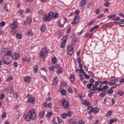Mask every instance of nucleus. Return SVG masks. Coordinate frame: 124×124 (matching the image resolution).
<instances>
[{"label":"nucleus","instance_id":"obj_10","mask_svg":"<svg viewBox=\"0 0 124 124\" xmlns=\"http://www.w3.org/2000/svg\"><path fill=\"white\" fill-rule=\"evenodd\" d=\"M58 82H59V79L57 77H55L53 79V81L52 82L53 86H56V85H58Z\"/></svg>","mask_w":124,"mask_h":124},{"label":"nucleus","instance_id":"obj_28","mask_svg":"<svg viewBox=\"0 0 124 124\" xmlns=\"http://www.w3.org/2000/svg\"><path fill=\"white\" fill-rule=\"evenodd\" d=\"M52 115H53L52 112L49 111L46 114V118H50V117H52Z\"/></svg>","mask_w":124,"mask_h":124},{"label":"nucleus","instance_id":"obj_1","mask_svg":"<svg viewBox=\"0 0 124 124\" xmlns=\"http://www.w3.org/2000/svg\"><path fill=\"white\" fill-rule=\"evenodd\" d=\"M47 54H48V50H47L46 48L44 47L42 48L41 50L39 53V58H40V59L43 58L44 60H45Z\"/></svg>","mask_w":124,"mask_h":124},{"label":"nucleus","instance_id":"obj_58","mask_svg":"<svg viewBox=\"0 0 124 124\" xmlns=\"http://www.w3.org/2000/svg\"><path fill=\"white\" fill-rule=\"evenodd\" d=\"M22 62H27L28 61V59H27V57H23L22 59Z\"/></svg>","mask_w":124,"mask_h":124},{"label":"nucleus","instance_id":"obj_24","mask_svg":"<svg viewBox=\"0 0 124 124\" xmlns=\"http://www.w3.org/2000/svg\"><path fill=\"white\" fill-rule=\"evenodd\" d=\"M76 41H77V38L74 37L72 39V45H75V44H76Z\"/></svg>","mask_w":124,"mask_h":124},{"label":"nucleus","instance_id":"obj_14","mask_svg":"<svg viewBox=\"0 0 124 124\" xmlns=\"http://www.w3.org/2000/svg\"><path fill=\"white\" fill-rule=\"evenodd\" d=\"M59 92L62 95H65V94H66V91L62 88L59 89Z\"/></svg>","mask_w":124,"mask_h":124},{"label":"nucleus","instance_id":"obj_44","mask_svg":"<svg viewBox=\"0 0 124 124\" xmlns=\"http://www.w3.org/2000/svg\"><path fill=\"white\" fill-rule=\"evenodd\" d=\"M48 68L50 71H54V69H55V67L54 66V65H52V66H50V67H49Z\"/></svg>","mask_w":124,"mask_h":124},{"label":"nucleus","instance_id":"obj_13","mask_svg":"<svg viewBox=\"0 0 124 124\" xmlns=\"http://www.w3.org/2000/svg\"><path fill=\"white\" fill-rule=\"evenodd\" d=\"M98 112H99V108H93L92 113H93V114H97Z\"/></svg>","mask_w":124,"mask_h":124},{"label":"nucleus","instance_id":"obj_41","mask_svg":"<svg viewBox=\"0 0 124 124\" xmlns=\"http://www.w3.org/2000/svg\"><path fill=\"white\" fill-rule=\"evenodd\" d=\"M112 115V111L109 110L107 112V117H109Z\"/></svg>","mask_w":124,"mask_h":124},{"label":"nucleus","instance_id":"obj_3","mask_svg":"<svg viewBox=\"0 0 124 124\" xmlns=\"http://www.w3.org/2000/svg\"><path fill=\"white\" fill-rule=\"evenodd\" d=\"M100 81H95V85L93 86V89H91V91H98V92H102V88H97L98 86H99V83H100Z\"/></svg>","mask_w":124,"mask_h":124},{"label":"nucleus","instance_id":"obj_50","mask_svg":"<svg viewBox=\"0 0 124 124\" xmlns=\"http://www.w3.org/2000/svg\"><path fill=\"white\" fill-rule=\"evenodd\" d=\"M100 83L102 84H104L105 85H107V84H108L109 82H108V81L105 80L104 81H101Z\"/></svg>","mask_w":124,"mask_h":124},{"label":"nucleus","instance_id":"obj_42","mask_svg":"<svg viewBox=\"0 0 124 124\" xmlns=\"http://www.w3.org/2000/svg\"><path fill=\"white\" fill-rule=\"evenodd\" d=\"M16 37H17L18 39H22V35H21V34H17Z\"/></svg>","mask_w":124,"mask_h":124},{"label":"nucleus","instance_id":"obj_7","mask_svg":"<svg viewBox=\"0 0 124 124\" xmlns=\"http://www.w3.org/2000/svg\"><path fill=\"white\" fill-rule=\"evenodd\" d=\"M79 23V18H78V16H76L74 17L73 22L72 23L73 25H75L76 24H78Z\"/></svg>","mask_w":124,"mask_h":124},{"label":"nucleus","instance_id":"obj_17","mask_svg":"<svg viewBox=\"0 0 124 124\" xmlns=\"http://www.w3.org/2000/svg\"><path fill=\"white\" fill-rule=\"evenodd\" d=\"M106 91H107V90H103V91H102V92L100 93V95L101 97H104V96L106 95Z\"/></svg>","mask_w":124,"mask_h":124},{"label":"nucleus","instance_id":"obj_48","mask_svg":"<svg viewBox=\"0 0 124 124\" xmlns=\"http://www.w3.org/2000/svg\"><path fill=\"white\" fill-rule=\"evenodd\" d=\"M62 119H65L66 118V113H63L62 114Z\"/></svg>","mask_w":124,"mask_h":124},{"label":"nucleus","instance_id":"obj_52","mask_svg":"<svg viewBox=\"0 0 124 124\" xmlns=\"http://www.w3.org/2000/svg\"><path fill=\"white\" fill-rule=\"evenodd\" d=\"M113 93V91L112 89H110V90H109L108 91V94H111Z\"/></svg>","mask_w":124,"mask_h":124},{"label":"nucleus","instance_id":"obj_25","mask_svg":"<svg viewBox=\"0 0 124 124\" xmlns=\"http://www.w3.org/2000/svg\"><path fill=\"white\" fill-rule=\"evenodd\" d=\"M31 21H32L31 17L28 16L27 20V24H28L29 25L31 24Z\"/></svg>","mask_w":124,"mask_h":124},{"label":"nucleus","instance_id":"obj_8","mask_svg":"<svg viewBox=\"0 0 124 124\" xmlns=\"http://www.w3.org/2000/svg\"><path fill=\"white\" fill-rule=\"evenodd\" d=\"M27 101L29 103L33 104V103H34V101H35V98L34 97H32L31 98H29Z\"/></svg>","mask_w":124,"mask_h":124},{"label":"nucleus","instance_id":"obj_35","mask_svg":"<svg viewBox=\"0 0 124 124\" xmlns=\"http://www.w3.org/2000/svg\"><path fill=\"white\" fill-rule=\"evenodd\" d=\"M93 84L89 83L88 84H87L86 87L88 89H92V87H93Z\"/></svg>","mask_w":124,"mask_h":124},{"label":"nucleus","instance_id":"obj_51","mask_svg":"<svg viewBox=\"0 0 124 124\" xmlns=\"http://www.w3.org/2000/svg\"><path fill=\"white\" fill-rule=\"evenodd\" d=\"M5 97V95L4 94H2L0 96V99H1V100H2V99H3V98H4Z\"/></svg>","mask_w":124,"mask_h":124},{"label":"nucleus","instance_id":"obj_55","mask_svg":"<svg viewBox=\"0 0 124 124\" xmlns=\"http://www.w3.org/2000/svg\"><path fill=\"white\" fill-rule=\"evenodd\" d=\"M104 5H105V6L108 7V6H109V5H110V3H109V2H107L105 3Z\"/></svg>","mask_w":124,"mask_h":124},{"label":"nucleus","instance_id":"obj_37","mask_svg":"<svg viewBox=\"0 0 124 124\" xmlns=\"http://www.w3.org/2000/svg\"><path fill=\"white\" fill-rule=\"evenodd\" d=\"M83 76L84 77H86V79H90V76H88L86 72H84L83 73Z\"/></svg>","mask_w":124,"mask_h":124},{"label":"nucleus","instance_id":"obj_5","mask_svg":"<svg viewBox=\"0 0 124 124\" xmlns=\"http://www.w3.org/2000/svg\"><path fill=\"white\" fill-rule=\"evenodd\" d=\"M62 104L64 109H67L69 107V103L65 99H63Z\"/></svg>","mask_w":124,"mask_h":124},{"label":"nucleus","instance_id":"obj_32","mask_svg":"<svg viewBox=\"0 0 124 124\" xmlns=\"http://www.w3.org/2000/svg\"><path fill=\"white\" fill-rule=\"evenodd\" d=\"M54 15V13L50 12L48 14V17L50 18V19H52V17H53V16Z\"/></svg>","mask_w":124,"mask_h":124},{"label":"nucleus","instance_id":"obj_36","mask_svg":"<svg viewBox=\"0 0 124 124\" xmlns=\"http://www.w3.org/2000/svg\"><path fill=\"white\" fill-rule=\"evenodd\" d=\"M14 97L15 98H16V99H18V96H19V95L18 94V93H14L13 94Z\"/></svg>","mask_w":124,"mask_h":124},{"label":"nucleus","instance_id":"obj_2","mask_svg":"<svg viewBox=\"0 0 124 124\" xmlns=\"http://www.w3.org/2000/svg\"><path fill=\"white\" fill-rule=\"evenodd\" d=\"M5 56H9V57H11V58H12V57H13V54H12V52H11V51L9 50L7 51L5 54L4 55V56H3L2 58V61L3 62V63H4V64H10V63H11V62H7L6 61H5V60H4V57H5Z\"/></svg>","mask_w":124,"mask_h":124},{"label":"nucleus","instance_id":"obj_15","mask_svg":"<svg viewBox=\"0 0 124 124\" xmlns=\"http://www.w3.org/2000/svg\"><path fill=\"white\" fill-rule=\"evenodd\" d=\"M93 107H88L87 108V112L89 113V114H92L93 113Z\"/></svg>","mask_w":124,"mask_h":124},{"label":"nucleus","instance_id":"obj_49","mask_svg":"<svg viewBox=\"0 0 124 124\" xmlns=\"http://www.w3.org/2000/svg\"><path fill=\"white\" fill-rule=\"evenodd\" d=\"M57 120L58 121V124H61L62 123V119L60 117H57Z\"/></svg>","mask_w":124,"mask_h":124},{"label":"nucleus","instance_id":"obj_23","mask_svg":"<svg viewBox=\"0 0 124 124\" xmlns=\"http://www.w3.org/2000/svg\"><path fill=\"white\" fill-rule=\"evenodd\" d=\"M44 116H45V111H43V114L41 112L39 113V116L41 119H42Z\"/></svg>","mask_w":124,"mask_h":124},{"label":"nucleus","instance_id":"obj_61","mask_svg":"<svg viewBox=\"0 0 124 124\" xmlns=\"http://www.w3.org/2000/svg\"><path fill=\"white\" fill-rule=\"evenodd\" d=\"M52 123L53 124H57V122H56V118H54L52 119Z\"/></svg>","mask_w":124,"mask_h":124},{"label":"nucleus","instance_id":"obj_30","mask_svg":"<svg viewBox=\"0 0 124 124\" xmlns=\"http://www.w3.org/2000/svg\"><path fill=\"white\" fill-rule=\"evenodd\" d=\"M75 76L73 74H71L70 76V81H71V82H73V81H74V78H75Z\"/></svg>","mask_w":124,"mask_h":124},{"label":"nucleus","instance_id":"obj_18","mask_svg":"<svg viewBox=\"0 0 124 124\" xmlns=\"http://www.w3.org/2000/svg\"><path fill=\"white\" fill-rule=\"evenodd\" d=\"M46 31V25H43L41 27V31L42 32H45Z\"/></svg>","mask_w":124,"mask_h":124},{"label":"nucleus","instance_id":"obj_21","mask_svg":"<svg viewBox=\"0 0 124 124\" xmlns=\"http://www.w3.org/2000/svg\"><path fill=\"white\" fill-rule=\"evenodd\" d=\"M51 61L53 64H55L56 62H58V59L56 57H53Z\"/></svg>","mask_w":124,"mask_h":124},{"label":"nucleus","instance_id":"obj_4","mask_svg":"<svg viewBox=\"0 0 124 124\" xmlns=\"http://www.w3.org/2000/svg\"><path fill=\"white\" fill-rule=\"evenodd\" d=\"M31 120H34L36 117V113L34 109H31L28 113Z\"/></svg>","mask_w":124,"mask_h":124},{"label":"nucleus","instance_id":"obj_59","mask_svg":"<svg viewBox=\"0 0 124 124\" xmlns=\"http://www.w3.org/2000/svg\"><path fill=\"white\" fill-rule=\"evenodd\" d=\"M90 84H93V83H94V79H93V78H91L90 80Z\"/></svg>","mask_w":124,"mask_h":124},{"label":"nucleus","instance_id":"obj_27","mask_svg":"<svg viewBox=\"0 0 124 124\" xmlns=\"http://www.w3.org/2000/svg\"><path fill=\"white\" fill-rule=\"evenodd\" d=\"M60 47L62 49H63V48H64V47H65V42L62 41Z\"/></svg>","mask_w":124,"mask_h":124},{"label":"nucleus","instance_id":"obj_34","mask_svg":"<svg viewBox=\"0 0 124 124\" xmlns=\"http://www.w3.org/2000/svg\"><path fill=\"white\" fill-rule=\"evenodd\" d=\"M38 68V67L37 66V65H35L33 68V71L34 73H36L37 72Z\"/></svg>","mask_w":124,"mask_h":124},{"label":"nucleus","instance_id":"obj_54","mask_svg":"<svg viewBox=\"0 0 124 124\" xmlns=\"http://www.w3.org/2000/svg\"><path fill=\"white\" fill-rule=\"evenodd\" d=\"M78 124H85V121L83 120H79L78 121Z\"/></svg>","mask_w":124,"mask_h":124},{"label":"nucleus","instance_id":"obj_57","mask_svg":"<svg viewBox=\"0 0 124 124\" xmlns=\"http://www.w3.org/2000/svg\"><path fill=\"white\" fill-rule=\"evenodd\" d=\"M4 9L5 10V11H8V8L7 7V5H5L4 6Z\"/></svg>","mask_w":124,"mask_h":124},{"label":"nucleus","instance_id":"obj_26","mask_svg":"<svg viewBox=\"0 0 124 124\" xmlns=\"http://www.w3.org/2000/svg\"><path fill=\"white\" fill-rule=\"evenodd\" d=\"M67 39H68V35H66L62 39V40L64 42H66L67 41Z\"/></svg>","mask_w":124,"mask_h":124},{"label":"nucleus","instance_id":"obj_47","mask_svg":"<svg viewBox=\"0 0 124 124\" xmlns=\"http://www.w3.org/2000/svg\"><path fill=\"white\" fill-rule=\"evenodd\" d=\"M12 79H13V78L12 77V76H10L7 79V82H10V80H12Z\"/></svg>","mask_w":124,"mask_h":124},{"label":"nucleus","instance_id":"obj_63","mask_svg":"<svg viewBox=\"0 0 124 124\" xmlns=\"http://www.w3.org/2000/svg\"><path fill=\"white\" fill-rule=\"evenodd\" d=\"M103 27L104 29H107V27H108V23H106L105 24H104Z\"/></svg>","mask_w":124,"mask_h":124},{"label":"nucleus","instance_id":"obj_40","mask_svg":"<svg viewBox=\"0 0 124 124\" xmlns=\"http://www.w3.org/2000/svg\"><path fill=\"white\" fill-rule=\"evenodd\" d=\"M107 89H109V86H108V85H105L103 87V88H102V92H103V90H104V91H105V90H107Z\"/></svg>","mask_w":124,"mask_h":124},{"label":"nucleus","instance_id":"obj_64","mask_svg":"<svg viewBox=\"0 0 124 124\" xmlns=\"http://www.w3.org/2000/svg\"><path fill=\"white\" fill-rule=\"evenodd\" d=\"M61 85V86H67V83L66 82H62Z\"/></svg>","mask_w":124,"mask_h":124},{"label":"nucleus","instance_id":"obj_53","mask_svg":"<svg viewBox=\"0 0 124 124\" xmlns=\"http://www.w3.org/2000/svg\"><path fill=\"white\" fill-rule=\"evenodd\" d=\"M97 18H98V19H100L101 18H103V14H101L99 16H97Z\"/></svg>","mask_w":124,"mask_h":124},{"label":"nucleus","instance_id":"obj_22","mask_svg":"<svg viewBox=\"0 0 124 124\" xmlns=\"http://www.w3.org/2000/svg\"><path fill=\"white\" fill-rule=\"evenodd\" d=\"M82 104L85 105V106H88V105H90V103L88 102V101H87V100H83L82 101Z\"/></svg>","mask_w":124,"mask_h":124},{"label":"nucleus","instance_id":"obj_6","mask_svg":"<svg viewBox=\"0 0 124 124\" xmlns=\"http://www.w3.org/2000/svg\"><path fill=\"white\" fill-rule=\"evenodd\" d=\"M67 49L68 55L69 56H72L73 55V46L72 45H69Z\"/></svg>","mask_w":124,"mask_h":124},{"label":"nucleus","instance_id":"obj_20","mask_svg":"<svg viewBox=\"0 0 124 124\" xmlns=\"http://www.w3.org/2000/svg\"><path fill=\"white\" fill-rule=\"evenodd\" d=\"M69 124H77V122H76V120L74 119H71L69 120Z\"/></svg>","mask_w":124,"mask_h":124},{"label":"nucleus","instance_id":"obj_19","mask_svg":"<svg viewBox=\"0 0 124 124\" xmlns=\"http://www.w3.org/2000/svg\"><path fill=\"white\" fill-rule=\"evenodd\" d=\"M31 77H26L24 78V82H27L29 83V82H31Z\"/></svg>","mask_w":124,"mask_h":124},{"label":"nucleus","instance_id":"obj_31","mask_svg":"<svg viewBox=\"0 0 124 124\" xmlns=\"http://www.w3.org/2000/svg\"><path fill=\"white\" fill-rule=\"evenodd\" d=\"M116 17H117V15H116V14H113L112 15H109L108 16V19H112V18H116Z\"/></svg>","mask_w":124,"mask_h":124},{"label":"nucleus","instance_id":"obj_33","mask_svg":"<svg viewBox=\"0 0 124 124\" xmlns=\"http://www.w3.org/2000/svg\"><path fill=\"white\" fill-rule=\"evenodd\" d=\"M116 82H113V81H109L108 82V85L109 86H115L116 85Z\"/></svg>","mask_w":124,"mask_h":124},{"label":"nucleus","instance_id":"obj_9","mask_svg":"<svg viewBox=\"0 0 124 124\" xmlns=\"http://www.w3.org/2000/svg\"><path fill=\"white\" fill-rule=\"evenodd\" d=\"M23 118L26 120V121H27V122H29L30 120H31L30 116V114L29 113L28 114H26L23 115Z\"/></svg>","mask_w":124,"mask_h":124},{"label":"nucleus","instance_id":"obj_43","mask_svg":"<svg viewBox=\"0 0 124 124\" xmlns=\"http://www.w3.org/2000/svg\"><path fill=\"white\" fill-rule=\"evenodd\" d=\"M59 17V14L55 13H53V18H58Z\"/></svg>","mask_w":124,"mask_h":124},{"label":"nucleus","instance_id":"obj_46","mask_svg":"<svg viewBox=\"0 0 124 124\" xmlns=\"http://www.w3.org/2000/svg\"><path fill=\"white\" fill-rule=\"evenodd\" d=\"M117 94L120 95V96H122L124 94V92L123 91L118 92H117Z\"/></svg>","mask_w":124,"mask_h":124},{"label":"nucleus","instance_id":"obj_39","mask_svg":"<svg viewBox=\"0 0 124 124\" xmlns=\"http://www.w3.org/2000/svg\"><path fill=\"white\" fill-rule=\"evenodd\" d=\"M15 58H14V60H18L19 59V54L16 53L14 55Z\"/></svg>","mask_w":124,"mask_h":124},{"label":"nucleus","instance_id":"obj_16","mask_svg":"<svg viewBox=\"0 0 124 124\" xmlns=\"http://www.w3.org/2000/svg\"><path fill=\"white\" fill-rule=\"evenodd\" d=\"M115 122H118V119L116 118L111 119L108 121V124H112Z\"/></svg>","mask_w":124,"mask_h":124},{"label":"nucleus","instance_id":"obj_62","mask_svg":"<svg viewBox=\"0 0 124 124\" xmlns=\"http://www.w3.org/2000/svg\"><path fill=\"white\" fill-rule=\"evenodd\" d=\"M94 22H93V20H92L89 22L88 25L89 26H92Z\"/></svg>","mask_w":124,"mask_h":124},{"label":"nucleus","instance_id":"obj_60","mask_svg":"<svg viewBox=\"0 0 124 124\" xmlns=\"http://www.w3.org/2000/svg\"><path fill=\"white\" fill-rule=\"evenodd\" d=\"M2 118H6V112H4L2 113Z\"/></svg>","mask_w":124,"mask_h":124},{"label":"nucleus","instance_id":"obj_45","mask_svg":"<svg viewBox=\"0 0 124 124\" xmlns=\"http://www.w3.org/2000/svg\"><path fill=\"white\" fill-rule=\"evenodd\" d=\"M5 26V22L4 21H2L1 23H0V27H3Z\"/></svg>","mask_w":124,"mask_h":124},{"label":"nucleus","instance_id":"obj_38","mask_svg":"<svg viewBox=\"0 0 124 124\" xmlns=\"http://www.w3.org/2000/svg\"><path fill=\"white\" fill-rule=\"evenodd\" d=\"M62 68H61L60 69H58V70L57 71V74H61L62 72Z\"/></svg>","mask_w":124,"mask_h":124},{"label":"nucleus","instance_id":"obj_12","mask_svg":"<svg viewBox=\"0 0 124 124\" xmlns=\"http://www.w3.org/2000/svg\"><path fill=\"white\" fill-rule=\"evenodd\" d=\"M17 22L16 21L14 22L13 24H11V29L12 30H15V29H16V28H17Z\"/></svg>","mask_w":124,"mask_h":124},{"label":"nucleus","instance_id":"obj_11","mask_svg":"<svg viewBox=\"0 0 124 124\" xmlns=\"http://www.w3.org/2000/svg\"><path fill=\"white\" fill-rule=\"evenodd\" d=\"M43 19L44 21V22H46V21H50L51 19L48 17V16L46 15V14H44L43 16Z\"/></svg>","mask_w":124,"mask_h":124},{"label":"nucleus","instance_id":"obj_29","mask_svg":"<svg viewBox=\"0 0 124 124\" xmlns=\"http://www.w3.org/2000/svg\"><path fill=\"white\" fill-rule=\"evenodd\" d=\"M86 4V0H82L80 2V6L83 7Z\"/></svg>","mask_w":124,"mask_h":124},{"label":"nucleus","instance_id":"obj_56","mask_svg":"<svg viewBox=\"0 0 124 124\" xmlns=\"http://www.w3.org/2000/svg\"><path fill=\"white\" fill-rule=\"evenodd\" d=\"M116 79V78L113 77H111L110 78H109V80L110 81H115V79Z\"/></svg>","mask_w":124,"mask_h":124}]
</instances>
